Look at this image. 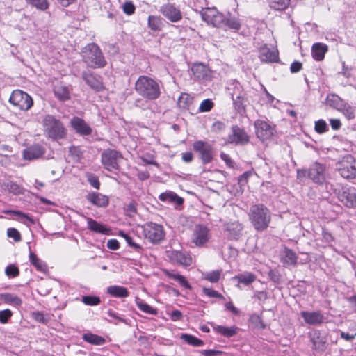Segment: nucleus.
<instances>
[{
    "label": "nucleus",
    "mask_w": 356,
    "mask_h": 356,
    "mask_svg": "<svg viewBox=\"0 0 356 356\" xmlns=\"http://www.w3.org/2000/svg\"><path fill=\"white\" fill-rule=\"evenodd\" d=\"M136 91L143 97L148 100H154L161 95L159 83L154 79L140 76L135 83Z\"/></svg>",
    "instance_id": "1"
},
{
    "label": "nucleus",
    "mask_w": 356,
    "mask_h": 356,
    "mask_svg": "<svg viewBox=\"0 0 356 356\" xmlns=\"http://www.w3.org/2000/svg\"><path fill=\"white\" fill-rule=\"evenodd\" d=\"M249 217L253 227L257 231L265 230L271 220L270 211L263 204L253 205L250 208Z\"/></svg>",
    "instance_id": "2"
},
{
    "label": "nucleus",
    "mask_w": 356,
    "mask_h": 356,
    "mask_svg": "<svg viewBox=\"0 0 356 356\" xmlns=\"http://www.w3.org/2000/svg\"><path fill=\"white\" fill-rule=\"evenodd\" d=\"M44 132L49 137L53 139L63 138L66 134L65 129L63 124L54 116L47 115L44 117L43 122Z\"/></svg>",
    "instance_id": "3"
},
{
    "label": "nucleus",
    "mask_w": 356,
    "mask_h": 356,
    "mask_svg": "<svg viewBox=\"0 0 356 356\" xmlns=\"http://www.w3.org/2000/svg\"><path fill=\"white\" fill-rule=\"evenodd\" d=\"M209 228L202 224H197L193 228L191 241L197 247L204 246L211 239Z\"/></svg>",
    "instance_id": "4"
},
{
    "label": "nucleus",
    "mask_w": 356,
    "mask_h": 356,
    "mask_svg": "<svg viewBox=\"0 0 356 356\" xmlns=\"http://www.w3.org/2000/svg\"><path fill=\"white\" fill-rule=\"evenodd\" d=\"M9 102L22 111L29 110L33 104L31 97L20 90H16L12 92Z\"/></svg>",
    "instance_id": "5"
},
{
    "label": "nucleus",
    "mask_w": 356,
    "mask_h": 356,
    "mask_svg": "<svg viewBox=\"0 0 356 356\" xmlns=\"http://www.w3.org/2000/svg\"><path fill=\"white\" fill-rule=\"evenodd\" d=\"M203 21L214 27H223L224 15L216 8H205L200 11Z\"/></svg>",
    "instance_id": "6"
},
{
    "label": "nucleus",
    "mask_w": 356,
    "mask_h": 356,
    "mask_svg": "<svg viewBox=\"0 0 356 356\" xmlns=\"http://www.w3.org/2000/svg\"><path fill=\"white\" fill-rule=\"evenodd\" d=\"M337 168L343 178L353 179L356 175V161L352 156L347 155L337 163Z\"/></svg>",
    "instance_id": "7"
},
{
    "label": "nucleus",
    "mask_w": 356,
    "mask_h": 356,
    "mask_svg": "<svg viewBox=\"0 0 356 356\" xmlns=\"http://www.w3.org/2000/svg\"><path fill=\"white\" fill-rule=\"evenodd\" d=\"M142 228L145 237L152 243H158L164 238L163 228L160 225L147 222Z\"/></svg>",
    "instance_id": "8"
},
{
    "label": "nucleus",
    "mask_w": 356,
    "mask_h": 356,
    "mask_svg": "<svg viewBox=\"0 0 356 356\" xmlns=\"http://www.w3.org/2000/svg\"><path fill=\"white\" fill-rule=\"evenodd\" d=\"M254 128L257 138L263 142L271 139L275 134V126L262 120L254 122Z\"/></svg>",
    "instance_id": "9"
},
{
    "label": "nucleus",
    "mask_w": 356,
    "mask_h": 356,
    "mask_svg": "<svg viewBox=\"0 0 356 356\" xmlns=\"http://www.w3.org/2000/svg\"><path fill=\"white\" fill-rule=\"evenodd\" d=\"M121 159V154L115 150L106 149L102 154V164L109 171L118 170Z\"/></svg>",
    "instance_id": "10"
},
{
    "label": "nucleus",
    "mask_w": 356,
    "mask_h": 356,
    "mask_svg": "<svg viewBox=\"0 0 356 356\" xmlns=\"http://www.w3.org/2000/svg\"><path fill=\"white\" fill-rule=\"evenodd\" d=\"M193 149L198 152L202 163H209L213 160V147L211 145L202 140L195 141L193 145Z\"/></svg>",
    "instance_id": "11"
},
{
    "label": "nucleus",
    "mask_w": 356,
    "mask_h": 356,
    "mask_svg": "<svg viewBox=\"0 0 356 356\" xmlns=\"http://www.w3.org/2000/svg\"><path fill=\"white\" fill-rule=\"evenodd\" d=\"M106 65V60L100 48L96 44H90V67L102 68Z\"/></svg>",
    "instance_id": "12"
},
{
    "label": "nucleus",
    "mask_w": 356,
    "mask_h": 356,
    "mask_svg": "<svg viewBox=\"0 0 356 356\" xmlns=\"http://www.w3.org/2000/svg\"><path fill=\"white\" fill-rule=\"evenodd\" d=\"M308 177L316 184H323L327 177L325 167L318 163H314L309 170Z\"/></svg>",
    "instance_id": "13"
},
{
    "label": "nucleus",
    "mask_w": 356,
    "mask_h": 356,
    "mask_svg": "<svg viewBox=\"0 0 356 356\" xmlns=\"http://www.w3.org/2000/svg\"><path fill=\"white\" fill-rule=\"evenodd\" d=\"M249 136L242 129L234 126L232 129V134L227 138V143L236 145H244L249 142Z\"/></svg>",
    "instance_id": "14"
},
{
    "label": "nucleus",
    "mask_w": 356,
    "mask_h": 356,
    "mask_svg": "<svg viewBox=\"0 0 356 356\" xmlns=\"http://www.w3.org/2000/svg\"><path fill=\"white\" fill-rule=\"evenodd\" d=\"M159 11L165 18L172 22H177L182 18L180 10L170 3L162 6Z\"/></svg>",
    "instance_id": "15"
},
{
    "label": "nucleus",
    "mask_w": 356,
    "mask_h": 356,
    "mask_svg": "<svg viewBox=\"0 0 356 356\" xmlns=\"http://www.w3.org/2000/svg\"><path fill=\"white\" fill-rule=\"evenodd\" d=\"M224 229L228 238L238 240L242 234L243 226L238 221H230L224 224Z\"/></svg>",
    "instance_id": "16"
},
{
    "label": "nucleus",
    "mask_w": 356,
    "mask_h": 356,
    "mask_svg": "<svg viewBox=\"0 0 356 356\" xmlns=\"http://www.w3.org/2000/svg\"><path fill=\"white\" fill-rule=\"evenodd\" d=\"M191 70L195 78L197 80L209 81L212 78L211 71L203 63L193 64Z\"/></svg>",
    "instance_id": "17"
},
{
    "label": "nucleus",
    "mask_w": 356,
    "mask_h": 356,
    "mask_svg": "<svg viewBox=\"0 0 356 356\" xmlns=\"http://www.w3.org/2000/svg\"><path fill=\"white\" fill-rule=\"evenodd\" d=\"M339 200L348 207L356 206V188L354 187L343 188L339 195Z\"/></svg>",
    "instance_id": "18"
},
{
    "label": "nucleus",
    "mask_w": 356,
    "mask_h": 356,
    "mask_svg": "<svg viewBox=\"0 0 356 356\" xmlns=\"http://www.w3.org/2000/svg\"><path fill=\"white\" fill-rule=\"evenodd\" d=\"M311 341L313 347L318 351H324L327 347L326 336L318 330H314L310 333Z\"/></svg>",
    "instance_id": "19"
},
{
    "label": "nucleus",
    "mask_w": 356,
    "mask_h": 356,
    "mask_svg": "<svg viewBox=\"0 0 356 356\" xmlns=\"http://www.w3.org/2000/svg\"><path fill=\"white\" fill-rule=\"evenodd\" d=\"M300 315L303 318L305 322L309 325H320L325 321L324 316L318 311H302L300 312Z\"/></svg>",
    "instance_id": "20"
},
{
    "label": "nucleus",
    "mask_w": 356,
    "mask_h": 356,
    "mask_svg": "<svg viewBox=\"0 0 356 356\" xmlns=\"http://www.w3.org/2000/svg\"><path fill=\"white\" fill-rule=\"evenodd\" d=\"M168 257L171 261L177 262L184 266H188L192 263L191 257L188 254L180 251H169L168 252Z\"/></svg>",
    "instance_id": "21"
},
{
    "label": "nucleus",
    "mask_w": 356,
    "mask_h": 356,
    "mask_svg": "<svg viewBox=\"0 0 356 356\" xmlns=\"http://www.w3.org/2000/svg\"><path fill=\"white\" fill-rule=\"evenodd\" d=\"M259 57L262 61L275 62L278 59V52L277 49L264 45L259 50Z\"/></svg>",
    "instance_id": "22"
},
{
    "label": "nucleus",
    "mask_w": 356,
    "mask_h": 356,
    "mask_svg": "<svg viewBox=\"0 0 356 356\" xmlns=\"http://www.w3.org/2000/svg\"><path fill=\"white\" fill-rule=\"evenodd\" d=\"M44 154L42 148L38 145H32L23 152V156L25 159L33 160L36 159Z\"/></svg>",
    "instance_id": "23"
},
{
    "label": "nucleus",
    "mask_w": 356,
    "mask_h": 356,
    "mask_svg": "<svg viewBox=\"0 0 356 356\" xmlns=\"http://www.w3.org/2000/svg\"><path fill=\"white\" fill-rule=\"evenodd\" d=\"M90 203L98 207H106L109 203V198L98 192L90 193Z\"/></svg>",
    "instance_id": "24"
},
{
    "label": "nucleus",
    "mask_w": 356,
    "mask_h": 356,
    "mask_svg": "<svg viewBox=\"0 0 356 356\" xmlns=\"http://www.w3.org/2000/svg\"><path fill=\"white\" fill-rule=\"evenodd\" d=\"M159 200L164 202L172 203L175 205H181L183 204V199L179 197L176 193L168 191L165 192L159 195Z\"/></svg>",
    "instance_id": "25"
},
{
    "label": "nucleus",
    "mask_w": 356,
    "mask_h": 356,
    "mask_svg": "<svg viewBox=\"0 0 356 356\" xmlns=\"http://www.w3.org/2000/svg\"><path fill=\"white\" fill-rule=\"evenodd\" d=\"M71 124L76 132L82 135L89 134V127L82 119L74 117L71 120Z\"/></svg>",
    "instance_id": "26"
},
{
    "label": "nucleus",
    "mask_w": 356,
    "mask_h": 356,
    "mask_svg": "<svg viewBox=\"0 0 356 356\" xmlns=\"http://www.w3.org/2000/svg\"><path fill=\"white\" fill-rule=\"evenodd\" d=\"M344 102L345 101L339 95L334 93H331L327 95L325 103L327 106L339 111V108L341 107Z\"/></svg>",
    "instance_id": "27"
},
{
    "label": "nucleus",
    "mask_w": 356,
    "mask_h": 356,
    "mask_svg": "<svg viewBox=\"0 0 356 356\" xmlns=\"http://www.w3.org/2000/svg\"><path fill=\"white\" fill-rule=\"evenodd\" d=\"M328 47L323 43H315L312 47V54L313 58L316 60H322L324 58L325 54L327 52Z\"/></svg>",
    "instance_id": "28"
},
{
    "label": "nucleus",
    "mask_w": 356,
    "mask_h": 356,
    "mask_svg": "<svg viewBox=\"0 0 356 356\" xmlns=\"http://www.w3.org/2000/svg\"><path fill=\"white\" fill-rule=\"evenodd\" d=\"M232 279L238 281L239 284L248 286L254 282L256 280L257 277L252 273L246 271L234 276Z\"/></svg>",
    "instance_id": "29"
},
{
    "label": "nucleus",
    "mask_w": 356,
    "mask_h": 356,
    "mask_svg": "<svg viewBox=\"0 0 356 356\" xmlns=\"http://www.w3.org/2000/svg\"><path fill=\"white\" fill-rule=\"evenodd\" d=\"M339 111L348 120H353L356 117V106H352L346 102H344Z\"/></svg>",
    "instance_id": "30"
},
{
    "label": "nucleus",
    "mask_w": 356,
    "mask_h": 356,
    "mask_svg": "<svg viewBox=\"0 0 356 356\" xmlns=\"http://www.w3.org/2000/svg\"><path fill=\"white\" fill-rule=\"evenodd\" d=\"M107 293L115 298H125L129 296V292L126 288L116 285L108 286Z\"/></svg>",
    "instance_id": "31"
},
{
    "label": "nucleus",
    "mask_w": 356,
    "mask_h": 356,
    "mask_svg": "<svg viewBox=\"0 0 356 356\" xmlns=\"http://www.w3.org/2000/svg\"><path fill=\"white\" fill-rule=\"evenodd\" d=\"M54 92L56 97L61 101H65L70 98L68 88L61 83L54 86Z\"/></svg>",
    "instance_id": "32"
},
{
    "label": "nucleus",
    "mask_w": 356,
    "mask_h": 356,
    "mask_svg": "<svg viewBox=\"0 0 356 356\" xmlns=\"http://www.w3.org/2000/svg\"><path fill=\"white\" fill-rule=\"evenodd\" d=\"M0 301L13 306H19L22 302V300L17 296L7 293L0 294Z\"/></svg>",
    "instance_id": "33"
},
{
    "label": "nucleus",
    "mask_w": 356,
    "mask_h": 356,
    "mask_svg": "<svg viewBox=\"0 0 356 356\" xmlns=\"http://www.w3.org/2000/svg\"><path fill=\"white\" fill-rule=\"evenodd\" d=\"M29 259L31 263L35 267V268L38 271L42 273H45L47 271L48 268L47 264L40 259L38 258V257L32 252H30Z\"/></svg>",
    "instance_id": "34"
},
{
    "label": "nucleus",
    "mask_w": 356,
    "mask_h": 356,
    "mask_svg": "<svg viewBox=\"0 0 356 356\" xmlns=\"http://www.w3.org/2000/svg\"><path fill=\"white\" fill-rule=\"evenodd\" d=\"M224 23L222 28H228L235 31H238L241 28V23L238 18L234 17H227L224 15Z\"/></svg>",
    "instance_id": "35"
},
{
    "label": "nucleus",
    "mask_w": 356,
    "mask_h": 356,
    "mask_svg": "<svg viewBox=\"0 0 356 356\" xmlns=\"http://www.w3.org/2000/svg\"><path fill=\"white\" fill-rule=\"evenodd\" d=\"M163 26L162 19L161 17L149 15L148 17V26L153 31H159Z\"/></svg>",
    "instance_id": "36"
},
{
    "label": "nucleus",
    "mask_w": 356,
    "mask_h": 356,
    "mask_svg": "<svg viewBox=\"0 0 356 356\" xmlns=\"http://www.w3.org/2000/svg\"><path fill=\"white\" fill-rule=\"evenodd\" d=\"M136 304L142 312L146 314L152 315H156L157 314V310L156 309L144 302L141 299L138 298H136Z\"/></svg>",
    "instance_id": "37"
},
{
    "label": "nucleus",
    "mask_w": 356,
    "mask_h": 356,
    "mask_svg": "<svg viewBox=\"0 0 356 356\" xmlns=\"http://www.w3.org/2000/svg\"><path fill=\"white\" fill-rule=\"evenodd\" d=\"M213 330L227 337H232L236 333V329L234 327L216 325L213 327Z\"/></svg>",
    "instance_id": "38"
},
{
    "label": "nucleus",
    "mask_w": 356,
    "mask_h": 356,
    "mask_svg": "<svg viewBox=\"0 0 356 356\" xmlns=\"http://www.w3.org/2000/svg\"><path fill=\"white\" fill-rule=\"evenodd\" d=\"M181 339L188 344L195 347L202 346L204 344L203 341L188 334H182L181 335Z\"/></svg>",
    "instance_id": "39"
},
{
    "label": "nucleus",
    "mask_w": 356,
    "mask_h": 356,
    "mask_svg": "<svg viewBox=\"0 0 356 356\" xmlns=\"http://www.w3.org/2000/svg\"><path fill=\"white\" fill-rule=\"evenodd\" d=\"M6 213H13L18 216V220H20L22 222L29 225H33L35 224V220L33 218H32L29 215L19 211H8Z\"/></svg>",
    "instance_id": "40"
},
{
    "label": "nucleus",
    "mask_w": 356,
    "mask_h": 356,
    "mask_svg": "<svg viewBox=\"0 0 356 356\" xmlns=\"http://www.w3.org/2000/svg\"><path fill=\"white\" fill-rule=\"evenodd\" d=\"M283 261L287 264H295L297 261V257L292 250L286 248L282 254Z\"/></svg>",
    "instance_id": "41"
},
{
    "label": "nucleus",
    "mask_w": 356,
    "mask_h": 356,
    "mask_svg": "<svg viewBox=\"0 0 356 356\" xmlns=\"http://www.w3.org/2000/svg\"><path fill=\"white\" fill-rule=\"evenodd\" d=\"M289 1L290 0H268V4L273 9L282 10L288 6Z\"/></svg>",
    "instance_id": "42"
},
{
    "label": "nucleus",
    "mask_w": 356,
    "mask_h": 356,
    "mask_svg": "<svg viewBox=\"0 0 356 356\" xmlns=\"http://www.w3.org/2000/svg\"><path fill=\"white\" fill-rule=\"evenodd\" d=\"M5 190L8 191L9 193H11L14 195H19L23 193V188L19 185L13 182L9 181L5 184Z\"/></svg>",
    "instance_id": "43"
},
{
    "label": "nucleus",
    "mask_w": 356,
    "mask_h": 356,
    "mask_svg": "<svg viewBox=\"0 0 356 356\" xmlns=\"http://www.w3.org/2000/svg\"><path fill=\"white\" fill-rule=\"evenodd\" d=\"M193 102V97L188 94H181L178 99L179 107L183 108H188Z\"/></svg>",
    "instance_id": "44"
},
{
    "label": "nucleus",
    "mask_w": 356,
    "mask_h": 356,
    "mask_svg": "<svg viewBox=\"0 0 356 356\" xmlns=\"http://www.w3.org/2000/svg\"><path fill=\"white\" fill-rule=\"evenodd\" d=\"M90 230L104 234H107L109 232V229L106 226L91 219Z\"/></svg>",
    "instance_id": "45"
},
{
    "label": "nucleus",
    "mask_w": 356,
    "mask_h": 356,
    "mask_svg": "<svg viewBox=\"0 0 356 356\" xmlns=\"http://www.w3.org/2000/svg\"><path fill=\"white\" fill-rule=\"evenodd\" d=\"M221 270H216L203 274V279L208 280L210 282L216 283L219 280Z\"/></svg>",
    "instance_id": "46"
},
{
    "label": "nucleus",
    "mask_w": 356,
    "mask_h": 356,
    "mask_svg": "<svg viewBox=\"0 0 356 356\" xmlns=\"http://www.w3.org/2000/svg\"><path fill=\"white\" fill-rule=\"evenodd\" d=\"M29 3L36 8L45 10L49 8V2L47 0H26Z\"/></svg>",
    "instance_id": "47"
},
{
    "label": "nucleus",
    "mask_w": 356,
    "mask_h": 356,
    "mask_svg": "<svg viewBox=\"0 0 356 356\" xmlns=\"http://www.w3.org/2000/svg\"><path fill=\"white\" fill-rule=\"evenodd\" d=\"M169 277H171L172 279L176 280L177 282H178L180 284V285H181L184 288H186V289L190 288L189 284L188 283L187 280L185 279V277L183 275H181L179 274H176V273H170Z\"/></svg>",
    "instance_id": "48"
},
{
    "label": "nucleus",
    "mask_w": 356,
    "mask_h": 356,
    "mask_svg": "<svg viewBox=\"0 0 356 356\" xmlns=\"http://www.w3.org/2000/svg\"><path fill=\"white\" fill-rule=\"evenodd\" d=\"M213 106V103L210 99H204L200 105L199 111L201 113L210 111Z\"/></svg>",
    "instance_id": "49"
},
{
    "label": "nucleus",
    "mask_w": 356,
    "mask_h": 356,
    "mask_svg": "<svg viewBox=\"0 0 356 356\" xmlns=\"http://www.w3.org/2000/svg\"><path fill=\"white\" fill-rule=\"evenodd\" d=\"M6 275L9 277H17L19 273V269L15 265H8L5 270Z\"/></svg>",
    "instance_id": "50"
},
{
    "label": "nucleus",
    "mask_w": 356,
    "mask_h": 356,
    "mask_svg": "<svg viewBox=\"0 0 356 356\" xmlns=\"http://www.w3.org/2000/svg\"><path fill=\"white\" fill-rule=\"evenodd\" d=\"M327 123L323 120H319L315 122V130L319 134L324 133L327 131Z\"/></svg>",
    "instance_id": "51"
},
{
    "label": "nucleus",
    "mask_w": 356,
    "mask_h": 356,
    "mask_svg": "<svg viewBox=\"0 0 356 356\" xmlns=\"http://www.w3.org/2000/svg\"><path fill=\"white\" fill-rule=\"evenodd\" d=\"M12 314V312L8 309L0 311V323H6Z\"/></svg>",
    "instance_id": "52"
},
{
    "label": "nucleus",
    "mask_w": 356,
    "mask_h": 356,
    "mask_svg": "<svg viewBox=\"0 0 356 356\" xmlns=\"http://www.w3.org/2000/svg\"><path fill=\"white\" fill-rule=\"evenodd\" d=\"M7 235L9 238H13L16 242L21 240L20 233L15 228H8Z\"/></svg>",
    "instance_id": "53"
},
{
    "label": "nucleus",
    "mask_w": 356,
    "mask_h": 356,
    "mask_svg": "<svg viewBox=\"0 0 356 356\" xmlns=\"http://www.w3.org/2000/svg\"><path fill=\"white\" fill-rule=\"evenodd\" d=\"M105 343V339L101 336L90 334V344L97 346L102 345Z\"/></svg>",
    "instance_id": "54"
},
{
    "label": "nucleus",
    "mask_w": 356,
    "mask_h": 356,
    "mask_svg": "<svg viewBox=\"0 0 356 356\" xmlns=\"http://www.w3.org/2000/svg\"><path fill=\"white\" fill-rule=\"evenodd\" d=\"M123 11L127 15H132L135 11V6L131 1L125 2L122 6Z\"/></svg>",
    "instance_id": "55"
},
{
    "label": "nucleus",
    "mask_w": 356,
    "mask_h": 356,
    "mask_svg": "<svg viewBox=\"0 0 356 356\" xmlns=\"http://www.w3.org/2000/svg\"><path fill=\"white\" fill-rule=\"evenodd\" d=\"M33 317L36 321L42 323H46L49 321V318L43 313L40 312L33 313Z\"/></svg>",
    "instance_id": "56"
},
{
    "label": "nucleus",
    "mask_w": 356,
    "mask_h": 356,
    "mask_svg": "<svg viewBox=\"0 0 356 356\" xmlns=\"http://www.w3.org/2000/svg\"><path fill=\"white\" fill-rule=\"evenodd\" d=\"M203 291L209 297L224 299L223 296L221 295L220 293H219L217 291H215V290H213L211 289L204 288L203 289Z\"/></svg>",
    "instance_id": "57"
},
{
    "label": "nucleus",
    "mask_w": 356,
    "mask_h": 356,
    "mask_svg": "<svg viewBox=\"0 0 356 356\" xmlns=\"http://www.w3.org/2000/svg\"><path fill=\"white\" fill-rule=\"evenodd\" d=\"M225 128V124L220 121L215 122L211 127V131L216 133H218Z\"/></svg>",
    "instance_id": "58"
},
{
    "label": "nucleus",
    "mask_w": 356,
    "mask_h": 356,
    "mask_svg": "<svg viewBox=\"0 0 356 356\" xmlns=\"http://www.w3.org/2000/svg\"><path fill=\"white\" fill-rule=\"evenodd\" d=\"M107 247L110 250H116L119 248L120 244L116 239H110L107 242Z\"/></svg>",
    "instance_id": "59"
},
{
    "label": "nucleus",
    "mask_w": 356,
    "mask_h": 356,
    "mask_svg": "<svg viewBox=\"0 0 356 356\" xmlns=\"http://www.w3.org/2000/svg\"><path fill=\"white\" fill-rule=\"evenodd\" d=\"M225 308L230 311L232 314L235 315H238L240 313V311L238 308H236L232 303V302L229 301L225 304Z\"/></svg>",
    "instance_id": "60"
},
{
    "label": "nucleus",
    "mask_w": 356,
    "mask_h": 356,
    "mask_svg": "<svg viewBox=\"0 0 356 356\" xmlns=\"http://www.w3.org/2000/svg\"><path fill=\"white\" fill-rule=\"evenodd\" d=\"M330 123L332 129L334 130H338L341 128V123L340 120H339V119H335V118L330 119Z\"/></svg>",
    "instance_id": "61"
},
{
    "label": "nucleus",
    "mask_w": 356,
    "mask_h": 356,
    "mask_svg": "<svg viewBox=\"0 0 356 356\" xmlns=\"http://www.w3.org/2000/svg\"><path fill=\"white\" fill-rule=\"evenodd\" d=\"M203 356H218L220 354V351L214 350H204L201 351Z\"/></svg>",
    "instance_id": "62"
},
{
    "label": "nucleus",
    "mask_w": 356,
    "mask_h": 356,
    "mask_svg": "<svg viewBox=\"0 0 356 356\" xmlns=\"http://www.w3.org/2000/svg\"><path fill=\"white\" fill-rule=\"evenodd\" d=\"M254 296L260 301H265L268 298L267 293L265 291H256Z\"/></svg>",
    "instance_id": "63"
},
{
    "label": "nucleus",
    "mask_w": 356,
    "mask_h": 356,
    "mask_svg": "<svg viewBox=\"0 0 356 356\" xmlns=\"http://www.w3.org/2000/svg\"><path fill=\"white\" fill-rule=\"evenodd\" d=\"M170 318L173 321H177L182 318V314L179 310H174L170 314Z\"/></svg>",
    "instance_id": "64"
}]
</instances>
